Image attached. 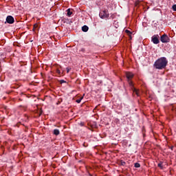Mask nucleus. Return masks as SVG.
<instances>
[{
	"instance_id": "f257e3e1",
	"label": "nucleus",
	"mask_w": 176,
	"mask_h": 176,
	"mask_svg": "<svg viewBox=\"0 0 176 176\" xmlns=\"http://www.w3.org/2000/svg\"><path fill=\"white\" fill-rule=\"evenodd\" d=\"M168 63L166 57H161L154 63V67L156 69H164L167 67Z\"/></svg>"
},
{
	"instance_id": "f03ea898",
	"label": "nucleus",
	"mask_w": 176,
	"mask_h": 176,
	"mask_svg": "<svg viewBox=\"0 0 176 176\" xmlns=\"http://www.w3.org/2000/svg\"><path fill=\"white\" fill-rule=\"evenodd\" d=\"M126 79L128 80V83L132 91L135 94H136V96H138V97H140V91L134 87L133 81H131V79H133V78L134 77V74H133V73L131 72H126Z\"/></svg>"
},
{
	"instance_id": "7ed1b4c3",
	"label": "nucleus",
	"mask_w": 176,
	"mask_h": 176,
	"mask_svg": "<svg viewBox=\"0 0 176 176\" xmlns=\"http://www.w3.org/2000/svg\"><path fill=\"white\" fill-rule=\"evenodd\" d=\"M100 19H108L109 17V12L107 10H102L99 13Z\"/></svg>"
},
{
	"instance_id": "20e7f679",
	"label": "nucleus",
	"mask_w": 176,
	"mask_h": 176,
	"mask_svg": "<svg viewBox=\"0 0 176 176\" xmlns=\"http://www.w3.org/2000/svg\"><path fill=\"white\" fill-rule=\"evenodd\" d=\"M160 41L162 43H168L170 42V38L166 34H164L161 36Z\"/></svg>"
},
{
	"instance_id": "39448f33",
	"label": "nucleus",
	"mask_w": 176,
	"mask_h": 176,
	"mask_svg": "<svg viewBox=\"0 0 176 176\" xmlns=\"http://www.w3.org/2000/svg\"><path fill=\"white\" fill-rule=\"evenodd\" d=\"M159 34H155L151 37V42L154 43V45H159L160 43V40H159Z\"/></svg>"
},
{
	"instance_id": "423d86ee",
	"label": "nucleus",
	"mask_w": 176,
	"mask_h": 176,
	"mask_svg": "<svg viewBox=\"0 0 176 176\" xmlns=\"http://www.w3.org/2000/svg\"><path fill=\"white\" fill-rule=\"evenodd\" d=\"M6 23H8V24H13V23H14V18L10 15L6 17Z\"/></svg>"
},
{
	"instance_id": "0eeeda50",
	"label": "nucleus",
	"mask_w": 176,
	"mask_h": 176,
	"mask_svg": "<svg viewBox=\"0 0 176 176\" xmlns=\"http://www.w3.org/2000/svg\"><path fill=\"white\" fill-rule=\"evenodd\" d=\"M82 31L83 32H87L89 31V27L87 25H84L82 27Z\"/></svg>"
},
{
	"instance_id": "6e6552de",
	"label": "nucleus",
	"mask_w": 176,
	"mask_h": 176,
	"mask_svg": "<svg viewBox=\"0 0 176 176\" xmlns=\"http://www.w3.org/2000/svg\"><path fill=\"white\" fill-rule=\"evenodd\" d=\"M54 135H58L60 134V130L54 129Z\"/></svg>"
},
{
	"instance_id": "1a4fd4ad",
	"label": "nucleus",
	"mask_w": 176,
	"mask_h": 176,
	"mask_svg": "<svg viewBox=\"0 0 176 176\" xmlns=\"http://www.w3.org/2000/svg\"><path fill=\"white\" fill-rule=\"evenodd\" d=\"M67 16H69V17L72 15V12H71V9L69 8L67 9Z\"/></svg>"
},
{
	"instance_id": "9d476101",
	"label": "nucleus",
	"mask_w": 176,
	"mask_h": 176,
	"mask_svg": "<svg viewBox=\"0 0 176 176\" xmlns=\"http://www.w3.org/2000/svg\"><path fill=\"white\" fill-rule=\"evenodd\" d=\"M157 166L160 167V168H161V170H163V162H161L160 163H159Z\"/></svg>"
},
{
	"instance_id": "9b49d317",
	"label": "nucleus",
	"mask_w": 176,
	"mask_h": 176,
	"mask_svg": "<svg viewBox=\"0 0 176 176\" xmlns=\"http://www.w3.org/2000/svg\"><path fill=\"white\" fill-rule=\"evenodd\" d=\"M82 100H83V96L76 100V102H77L78 104H80V102L82 101Z\"/></svg>"
},
{
	"instance_id": "f8f14e48",
	"label": "nucleus",
	"mask_w": 176,
	"mask_h": 176,
	"mask_svg": "<svg viewBox=\"0 0 176 176\" xmlns=\"http://www.w3.org/2000/svg\"><path fill=\"white\" fill-rule=\"evenodd\" d=\"M134 166L136 168H140V167H141V164H140V163H135Z\"/></svg>"
},
{
	"instance_id": "ddd939ff",
	"label": "nucleus",
	"mask_w": 176,
	"mask_h": 176,
	"mask_svg": "<svg viewBox=\"0 0 176 176\" xmlns=\"http://www.w3.org/2000/svg\"><path fill=\"white\" fill-rule=\"evenodd\" d=\"M38 24H34V28H33V31H35V30H36V28H38Z\"/></svg>"
},
{
	"instance_id": "4468645a",
	"label": "nucleus",
	"mask_w": 176,
	"mask_h": 176,
	"mask_svg": "<svg viewBox=\"0 0 176 176\" xmlns=\"http://www.w3.org/2000/svg\"><path fill=\"white\" fill-rule=\"evenodd\" d=\"M173 10H174V12H176V4L173 5L172 6Z\"/></svg>"
},
{
	"instance_id": "2eb2a0df",
	"label": "nucleus",
	"mask_w": 176,
	"mask_h": 176,
	"mask_svg": "<svg viewBox=\"0 0 176 176\" xmlns=\"http://www.w3.org/2000/svg\"><path fill=\"white\" fill-rule=\"evenodd\" d=\"M125 32H126V34H129V35H131V32H130V30H125Z\"/></svg>"
},
{
	"instance_id": "dca6fc26",
	"label": "nucleus",
	"mask_w": 176,
	"mask_h": 176,
	"mask_svg": "<svg viewBox=\"0 0 176 176\" xmlns=\"http://www.w3.org/2000/svg\"><path fill=\"white\" fill-rule=\"evenodd\" d=\"M60 83L61 85H63V83H66V81L64 80H60Z\"/></svg>"
},
{
	"instance_id": "f3484780",
	"label": "nucleus",
	"mask_w": 176,
	"mask_h": 176,
	"mask_svg": "<svg viewBox=\"0 0 176 176\" xmlns=\"http://www.w3.org/2000/svg\"><path fill=\"white\" fill-rule=\"evenodd\" d=\"M56 72H57V74H58V75H60V74H61V72H60V69H56Z\"/></svg>"
},
{
	"instance_id": "a211bd4d",
	"label": "nucleus",
	"mask_w": 176,
	"mask_h": 176,
	"mask_svg": "<svg viewBox=\"0 0 176 176\" xmlns=\"http://www.w3.org/2000/svg\"><path fill=\"white\" fill-rule=\"evenodd\" d=\"M80 126H81V127H83V126H85V122H81L80 123Z\"/></svg>"
},
{
	"instance_id": "6ab92c4d",
	"label": "nucleus",
	"mask_w": 176,
	"mask_h": 176,
	"mask_svg": "<svg viewBox=\"0 0 176 176\" xmlns=\"http://www.w3.org/2000/svg\"><path fill=\"white\" fill-rule=\"evenodd\" d=\"M125 165H126V162L122 161V162H121V166H125Z\"/></svg>"
},
{
	"instance_id": "aec40b11",
	"label": "nucleus",
	"mask_w": 176,
	"mask_h": 176,
	"mask_svg": "<svg viewBox=\"0 0 176 176\" xmlns=\"http://www.w3.org/2000/svg\"><path fill=\"white\" fill-rule=\"evenodd\" d=\"M69 71H71V69H69V68H67V74L69 72Z\"/></svg>"
},
{
	"instance_id": "412c9836",
	"label": "nucleus",
	"mask_w": 176,
	"mask_h": 176,
	"mask_svg": "<svg viewBox=\"0 0 176 176\" xmlns=\"http://www.w3.org/2000/svg\"><path fill=\"white\" fill-rule=\"evenodd\" d=\"M41 115H42V111H40L39 112V116H41Z\"/></svg>"
},
{
	"instance_id": "4be33fe9",
	"label": "nucleus",
	"mask_w": 176,
	"mask_h": 176,
	"mask_svg": "<svg viewBox=\"0 0 176 176\" xmlns=\"http://www.w3.org/2000/svg\"><path fill=\"white\" fill-rule=\"evenodd\" d=\"M173 148H174V146H172V147H170V149L173 151Z\"/></svg>"
},
{
	"instance_id": "5701e85b",
	"label": "nucleus",
	"mask_w": 176,
	"mask_h": 176,
	"mask_svg": "<svg viewBox=\"0 0 176 176\" xmlns=\"http://www.w3.org/2000/svg\"><path fill=\"white\" fill-rule=\"evenodd\" d=\"M137 5H138V3H135V6H137Z\"/></svg>"
}]
</instances>
